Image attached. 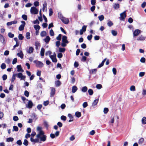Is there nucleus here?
I'll list each match as a JSON object with an SVG mask.
<instances>
[{
    "instance_id": "33",
    "label": "nucleus",
    "mask_w": 146,
    "mask_h": 146,
    "mask_svg": "<svg viewBox=\"0 0 146 146\" xmlns=\"http://www.w3.org/2000/svg\"><path fill=\"white\" fill-rule=\"evenodd\" d=\"M142 122L143 124H146V117H143L142 119Z\"/></svg>"
},
{
    "instance_id": "40",
    "label": "nucleus",
    "mask_w": 146,
    "mask_h": 146,
    "mask_svg": "<svg viewBox=\"0 0 146 146\" xmlns=\"http://www.w3.org/2000/svg\"><path fill=\"white\" fill-rule=\"evenodd\" d=\"M26 38L28 39L30 38V33L29 32H27L26 35Z\"/></svg>"
},
{
    "instance_id": "25",
    "label": "nucleus",
    "mask_w": 146,
    "mask_h": 146,
    "mask_svg": "<svg viewBox=\"0 0 146 146\" xmlns=\"http://www.w3.org/2000/svg\"><path fill=\"white\" fill-rule=\"evenodd\" d=\"M75 115L77 117H80L81 116V113L79 111H76L75 113Z\"/></svg>"
},
{
    "instance_id": "45",
    "label": "nucleus",
    "mask_w": 146,
    "mask_h": 146,
    "mask_svg": "<svg viewBox=\"0 0 146 146\" xmlns=\"http://www.w3.org/2000/svg\"><path fill=\"white\" fill-rule=\"evenodd\" d=\"M1 67L2 69H5L6 67V64L4 63H3L1 65Z\"/></svg>"
},
{
    "instance_id": "58",
    "label": "nucleus",
    "mask_w": 146,
    "mask_h": 146,
    "mask_svg": "<svg viewBox=\"0 0 146 146\" xmlns=\"http://www.w3.org/2000/svg\"><path fill=\"white\" fill-rule=\"evenodd\" d=\"M7 76L6 74H4L2 76V78L3 80H5L7 78Z\"/></svg>"
},
{
    "instance_id": "11",
    "label": "nucleus",
    "mask_w": 146,
    "mask_h": 146,
    "mask_svg": "<svg viewBox=\"0 0 146 146\" xmlns=\"http://www.w3.org/2000/svg\"><path fill=\"white\" fill-rule=\"evenodd\" d=\"M67 37L65 36H63L62 38V42H66L67 44H68L69 43L68 41L67 40Z\"/></svg>"
},
{
    "instance_id": "15",
    "label": "nucleus",
    "mask_w": 146,
    "mask_h": 146,
    "mask_svg": "<svg viewBox=\"0 0 146 146\" xmlns=\"http://www.w3.org/2000/svg\"><path fill=\"white\" fill-rule=\"evenodd\" d=\"M106 58H105L98 66V68H99L101 67L104 66V64L106 60Z\"/></svg>"
},
{
    "instance_id": "24",
    "label": "nucleus",
    "mask_w": 146,
    "mask_h": 146,
    "mask_svg": "<svg viewBox=\"0 0 146 146\" xmlns=\"http://www.w3.org/2000/svg\"><path fill=\"white\" fill-rule=\"evenodd\" d=\"M31 141L33 142L37 143L39 141V140L38 139H34L32 137L31 138Z\"/></svg>"
},
{
    "instance_id": "57",
    "label": "nucleus",
    "mask_w": 146,
    "mask_h": 146,
    "mask_svg": "<svg viewBox=\"0 0 146 146\" xmlns=\"http://www.w3.org/2000/svg\"><path fill=\"white\" fill-rule=\"evenodd\" d=\"M53 14V11L51 8L49 9V15L50 16L52 15Z\"/></svg>"
},
{
    "instance_id": "64",
    "label": "nucleus",
    "mask_w": 146,
    "mask_h": 146,
    "mask_svg": "<svg viewBox=\"0 0 146 146\" xmlns=\"http://www.w3.org/2000/svg\"><path fill=\"white\" fill-rule=\"evenodd\" d=\"M81 48H85L86 47V44L85 43H83L81 45Z\"/></svg>"
},
{
    "instance_id": "30",
    "label": "nucleus",
    "mask_w": 146,
    "mask_h": 146,
    "mask_svg": "<svg viewBox=\"0 0 146 146\" xmlns=\"http://www.w3.org/2000/svg\"><path fill=\"white\" fill-rule=\"evenodd\" d=\"M14 141V139L13 137H10L7 138L6 139V141L8 142H13Z\"/></svg>"
},
{
    "instance_id": "9",
    "label": "nucleus",
    "mask_w": 146,
    "mask_h": 146,
    "mask_svg": "<svg viewBox=\"0 0 146 146\" xmlns=\"http://www.w3.org/2000/svg\"><path fill=\"white\" fill-rule=\"evenodd\" d=\"M140 33V30L139 29L135 30L133 32V36H137Z\"/></svg>"
},
{
    "instance_id": "59",
    "label": "nucleus",
    "mask_w": 146,
    "mask_h": 146,
    "mask_svg": "<svg viewBox=\"0 0 146 146\" xmlns=\"http://www.w3.org/2000/svg\"><path fill=\"white\" fill-rule=\"evenodd\" d=\"M83 107L84 108H86V107H87L88 106V103L87 102H84L82 105Z\"/></svg>"
},
{
    "instance_id": "61",
    "label": "nucleus",
    "mask_w": 146,
    "mask_h": 146,
    "mask_svg": "<svg viewBox=\"0 0 146 146\" xmlns=\"http://www.w3.org/2000/svg\"><path fill=\"white\" fill-rule=\"evenodd\" d=\"M145 59L144 57H142L140 60V62L142 63H144L145 62Z\"/></svg>"
},
{
    "instance_id": "46",
    "label": "nucleus",
    "mask_w": 146,
    "mask_h": 146,
    "mask_svg": "<svg viewBox=\"0 0 146 146\" xmlns=\"http://www.w3.org/2000/svg\"><path fill=\"white\" fill-rule=\"evenodd\" d=\"M18 130V128L17 126H13V129L12 130L13 131H17Z\"/></svg>"
},
{
    "instance_id": "2",
    "label": "nucleus",
    "mask_w": 146,
    "mask_h": 146,
    "mask_svg": "<svg viewBox=\"0 0 146 146\" xmlns=\"http://www.w3.org/2000/svg\"><path fill=\"white\" fill-rule=\"evenodd\" d=\"M30 11L31 13L37 14L38 12V10L35 7H32Z\"/></svg>"
},
{
    "instance_id": "23",
    "label": "nucleus",
    "mask_w": 146,
    "mask_h": 146,
    "mask_svg": "<svg viewBox=\"0 0 146 146\" xmlns=\"http://www.w3.org/2000/svg\"><path fill=\"white\" fill-rule=\"evenodd\" d=\"M50 38L48 36H46V38L44 39V40L46 43H48L50 40Z\"/></svg>"
},
{
    "instance_id": "21",
    "label": "nucleus",
    "mask_w": 146,
    "mask_h": 146,
    "mask_svg": "<svg viewBox=\"0 0 146 146\" xmlns=\"http://www.w3.org/2000/svg\"><path fill=\"white\" fill-rule=\"evenodd\" d=\"M34 50V48L32 47H30L29 48V50L27 52V53L31 54L33 52Z\"/></svg>"
},
{
    "instance_id": "34",
    "label": "nucleus",
    "mask_w": 146,
    "mask_h": 146,
    "mask_svg": "<svg viewBox=\"0 0 146 146\" xmlns=\"http://www.w3.org/2000/svg\"><path fill=\"white\" fill-rule=\"evenodd\" d=\"M88 92L89 93V95L91 96L94 93L93 90L92 89H89L88 90Z\"/></svg>"
},
{
    "instance_id": "42",
    "label": "nucleus",
    "mask_w": 146,
    "mask_h": 146,
    "mask_svg": "<svg viewBox=\"0 0 146 146\" xmlns=\"http://www.w3.org/2000/svg\"><path fill=\"white\" fill-rule=\"evenodd\" d=\"M99 20L100 21H103L104 19V16L103 15H101L99 16L98 17Z\"/></svg>"
},
{
    "instance_id": "43",
    "label": "nucleus",
    "mask_w": 146,
    "mask_h": 146,
    "mask_svg": "<svg viewBox=\"0 0 146 146\" xmlns=\"http://www.w3.org/2000/svg\"><path fill=\"white\" fill-rule=\"evenodd\" d=\"M111 33L112 35L114 36H115L117 35V31L114 30H112L111 31Z\"/></svg>"
},
{
    "instance_id": "4",
    "label": "nucleus",
    "mask_w": 146,
    "mask_h": 146,
    "mask_svg": "<svg viewBox=\"0 0 146 146\" xmlns=\"http://www.w3.org/2000/svg\"><path fill=\"white\" fill-rule=\"evenodd\" d=\"M37 130L39 131L38 134L36 135H37L38 137H39L40 135H43V134H44V132L42 130L41 127H38L37 128Z\"/></svg>"
},
{
    "instance_id": "18",
    "label": "nucleus",
    "mask_w": 146,
    "mask_h": 146,
    "mask_svg": "<svg viewBox=\"0 0 146 146\" xmlns=\"http://www.w3.org/2000/svg\"><path fill=\"white\" fill-rule=\"evenodd\" d=\"M97 71V69H93L90 71V74H95Z\"/></svg>"
},
{
    "instance_id": "22",
    "label": "nucleus",
    "mask_w": 146,
    "mask_h": 146,
    "mask_svg": "<svg viewBox=\"0 0 146 146\" xmlns=\"http://www.w3.org/2000/svg\"><path fill=\"white\" fill-rule=\"evenodd\" d=\"M61 84V82L59 80H57L55 82V84L56 87H58L60 86Z\"/></svg>"
},
{
    "instance_id": "50",
    "label": "nucleus",
    "mask_w": 146,
    "mask_h": 146,
    "mask_svg": "<svg viewBox=\"0 0 146 146\" xmlns=\"http://www.w3.org/2000/svg\"><path fill=\"white\" fill-rule=\"evenodd\" d=\"M130 90L131 91H135V86H131L130 88Z\"/></svg>"
},
{
    "instance_id": "63",
    "label": "nucleus",
    "mask_w": 146,
    "mask_h": 146,
    "mask_svg": "<svg viewBox=\"0 0 146 146\" xmlns=\"http://www.w3.org/2000/svg\"><path fill=\"white\" fill-rule=\"evenodd\" d=\"M13 120L15 121H17L19 120V118L17 116H14L13 118Z\"/></svg>"
},
{
    "instance_id": "39",
    "label": "nucleus",
    "mask_w": 146,
    "mask_h": 146,
    "mask_svg": "<svg viewBox=\"0 0 146 146\" xmlns=\"http://www.w3.org/2000/svg\"><path fill=\"white\" fill-rule=\"evenodd\" d=\"M22 18L25 21H26L27 19V17L26 15L23 14L22 16Z\"/></svg>"
},
{
    "instance_id": "20",
    "label": "nucleus",
    "mask_w": 146,
    "mask_h": 146,
    "mask_svg": "<svg viewBox=\"0 0 146 146\" xmlns=\"http://www.w3.org/2000/svg\"><path fill=\"white\" fill-rule=\"evenodd\" d=\"M78 89L77 87L75 86H74L72 87V92L73 93L75 92Z\"/></svg>"
},
{
    "instance_id": "19",
    "label": "nucleus",
    "mask_w": 146,
    "mask_h": 146,
    "mask_svg": "<svg viewBox=\"0 0 146 146\" xmlns=\"http://www.w3.org/2000/svg\"><path fill=\"white\" fill-rule=\"evenodd\" d=\"M99 101V99L97 98L94 100L92 104V106H96L98 103Z\"/></svg>"
},
{
    "instance_id": "60",
    "label": "nucleus",
    "mask_w": 146,
    "mask_h": 146,
    "mask_svg": "<svg viewBox=\"0 0 146 146\" xmlns=\"http://www.w3.org/2000/svg\"><path fill=\"white\" fill-rule=\"evenodd\" d=\"M34 5L36 7L38 6L39 5V2L38 1H36L34 2Z\"/></svg>"
},
{
    "instance_id": "41",
    "label": "nucleus",
    "mask_w": 146,
    "mask_h": 146,
    "mask_svg": "<svg viewBox=\"0 0 146 146\" xmlns=\"http://www.w3.org/2000/svg\"><path fill=\"white\" fill-rule=\"evenodd\" d=\"M19 39L21 40H23L24 38V36L22 34H19L18 36Z\"/></svg>"
},
{
    "instance_id": "38",
    "label": "nucleus",
    "mask_w": 146,
    "mask_h": 146,
    "mask_svg": "<svg viewBox=\"0 0 146 146\" xmlns=\"http://www.w3.org/2000/svg\"><path fill=\"white\" fill-rule=\"evenodd\" d=\"M23 144L25 146H27L28 145L29 142L26 139H25Z\"/></svg>"
},
{
    "instance_id": "12",
    "label": "nucleus",
    "mask_w": 146,
    "mask_h": 146,
    "mask_svg": "<svg viewBox=\"0 0 146 146\" xmlns=\"http://www.w3.org/2000/svg\"><path fill=\"white\" fill-rule=\"evenodd\" d=\"M33 103L32 102L29 100V101L27 105L26 106V107L29 108H31L33 106Z\"/></svg>"
},
{
    "instance_id": "1",
    "label": "nucleus",
    "mask_w": 146,
    "mask_h": 146,
    "mask_svg": "<svg viewBox=\"0 0 146 146\" xmlns=\"http://www.w3.org/2000/svg\"><path fill=\"white\" fill-rule=\"evenodd\" d=\"M34 62L36 64V67L38 68H41L44 65L43 64L41 61L34 60Z\"/></svg>"
},
{
    "instance_id": "14",
    "label": "nucleus",
    "mask_w": 146,
    "mask_h": 146,
    "mask_svg": "<svg viewBox=\"0 0 146 146\" xmlns=\"http://www.w3.org/2000/svg\"><path fill=\"white\" fill-rule=\"evenodd\" d=\"M17 55L20 57L21 59L23 58L24 54L21 50H20L19 53H18L17 54Z\"/></svg>"
},
{
    "instance_id": "31",
    "label": "nucleus",
    "mask_w": 146,
    "mask_h": 146,
    "mask_svg": "<svg viewBox=\"0 0 146 146\" xmlns=\"http://www.w3.org/2000/svg\"><path fill=\"white\" fill-rule=\"evenodd\" d=\"M46 32L45 31H42L40 33V35L41 37H43L46 35Z\"/></svg>"
},
{
    "instance_id": "28",
    "label": "nucleus",
    "mask_w": 146,
    "mask_h": 146,
    "mask_svg": "<svg viewBox=\"0 0 146 146\" xmlns=\"http://www.w3.org/2000/svg\"><path fill=\"white\" fill-rule=\"evenodd\" d=\"M45 49L43 48H42L40 51V55L42 56H43L44 55Z\"/></svg>"
},
{
    "instance_id": "47",
    "label": "nucleus",
    "mask_w": 146,
    "mask_h": 146,
    "mask_svg": "<svg viewBox=\"0 0 146 146\" xmlns=\"http://www.w3.org/2000/svg\"><path fill=\"white\" fill-rule=\"evenodd\" d=\"M16 143L17 145L20 146L22 144V142L21 141L20 139L17 141Z\"/></svg>"
},
{
    "instance_id": "17",
    "label": "nucleus",
    "mask_w": 146,
    "mask_h": 146,
    "mask_svg": "<svg viewBox=\"0 0 146 146\" xmlns=\"http://www.w3.org/2000/svg\"><path fill=\"white\" fill-rule=\"evenodd\" d=\"M17 71L18 72H23L24 71L22 69L21 66V65H17Z\"/></svg>"
},
{
    "instance_id": "5",
    "label": "nucleus",
    "mask_w": 146,
    "mask_h": 146,
    "mask_svg": "<svg viewBox=\"0 0 146 146\" xmlns=\"http://www.w3.org/2000/svg\"><path fill=\"white\" fill-rule=\"evenodd\" d=\"M36 137L38 138H40L41 141L44 142L46 140L47 136L43 134V135H40L39 137H38L37 135H36Z\"/></svg>"
},
{
    "instance_id": "6",
    "label": "nucleus",
    "mask_w": 146,
    "mask_h": 146,
    "mask_svg": "<svg viewBox=\"0 0 146 146\" xmlns=\"http://www.w3.org/2000/svg\"><path fill=\"white\" fill-rule=\"evenodd\" d=\"M21 23H22V24L21 25L19 28V30L20 31H22L24 30L25 25L26 24V23L24 21H22Z\"/></svg>"
},
{
    "instance_id": "49",
    "label": "nucleus",
    "mask_w": 146,
    "mask_h": 146,
    "mask_svg": "<svg viewBox=\"0 0 146 146\" xmlns=\"http://www.w3.org/2000/svg\"><path fill=\"white\" fill-rule=\"evenodd\" d=\"M61 36L62 35L61 34H60L58 35V36H57L56 38V39L57 40H58L59 41L61 39Z\"/></svg>"
},
{
    "instance_id": "26",
    "label": "nucleus",
    "mask_w": 146,
    "mask_h": 146,
    "mask_svg": "<svg viewBox=\"0 0 146 146\" xmlns=\"http://www.w3.org/2000/svg\"><path fill=\"white\" fill-rule=\"evenodd\" d=\"M16 75H17V74H14L13 75V76H12V77L11 80V82L12 83L15 80V78H16L15 76Z\"/></svg>"
},
{
    "instance_id": "16",
    "label": "nucleus",
    "mask_w": 146,
    "mask_h": 146,
    "mask_svg": "<svg viewBox=\"0 0 146 146\" xmlns=\"http://www.w3.org/2000/svg\"><path fill=\"white\" fill-rule=\"evenodd\" d=\"M119 5L118 3H115L113 5V7L115 9H117L119 8Z\"/></svg>"
},
{
    "instance_id": "29",
    "label": "nucleus",
    "mask_w": 146,
    "mask_h": 146,
    "mask_svg": "<svg viewBox=\"0 0 146 146\" xmlns=\"http://www.w3.org/2000/svg\"><path fill=\"white\" fill-rule=\"evenodd\" d=\"M47 5V3H46V1H45L44 2V3L43 5V7H42V11L43 12L44 11V9L46 8V6Z\"/></svg>"
},
{
    "instance_id": "44",
    "label": "nucleus",
    "mask_w": 146,
    "mask_h": 146,
    "mask_svg": "<svg viewBox=\"0 0 146 146\" xmlns=\"http://www.w3.org/2000/svg\"><path fill=\"white\" fill-rule=\"evenodd\" d=\"M8 36L10 38H12L14 37V35L11 32H9L8 33Z\"/></svg>"
},
{
    "instance_id": "54",
    "label": "nucleus",
    "mask_w": 146,
    "mask_h": 146,
    "mask_svg": "<svg viewBox=\"0 0 146 146\" xmlns=\"http://www.w3.org/2000/svg\"><path fill=\"white\" fill-rule=\"evenodd\" d=\"M109 111V109L108 108H105L104 109V113H107Z\"/></svg>"
},
{
    "instance_id": "32",
    "label": "nucleus",
    "mask_w": 146,
    "mask_h": 146,
    "mask_svg": "<svg viewBox=\"0 0 146 146\" xmlns=\"http://www.w3.org/2000/svg\"><path fill=\"white\" fill-rule=\"evenodd\" d=\"M34 28L36 30H39L40 29V27L38 25H34Z\"/></svg>"
},
{
    "instance_id": "27",
    "label": "nucleus",
    "mask_w": 146,
    "mask_h": 146,
    "mask_svg": "<svg viewBox=\"0 0 146 146\" xmlns=\"http://www.w3.org/2000/svg\"><path fill=\"white\" fill-rule=\"evenodd\" d=\"M144 141V139L143 137L141 138L139 140L138 143L139 144H142Z\"/></svg>"
},
{
    "instance_id": "48",
    "label": "nucleus",
    "mask_w": 146,
    "mask_h": 146,
    "mask_svg": "<svg viewBox=\"0 0 146 146\" xmlns=\"http://www.w3.org/2000/svg\"><path fill=\"white\" fill-rule=\"evenodd\" d=\"M61 119L64 121H65L66 119V117L64 115H62L60 117Z\"/></svg>"
},
{
    "instance_id": "37",
    "label": "nucleus",
    "mask_w": 146,
    "mask_h": 146,
    "mask_svg": "<svg viewBox=\"0 0 146 146\" xmlns=\"http://www.w3.org/2000/svg\"><path fill=\"white\" fill-rule=\"evenodd\" d=\"M5 41V39L3 36L0 34V41L2 42L3 41V42Z\"/></svg>"
},
{
    "instance_id": "36",
    "label": "nucleus",
    "mask_w": 146,
    "mask_h": 146,
    "mask_svg": "<svg viewBox=\"0 0 146 146\" xmlns=\"http://www.w3.org/2000/svg\"><path fill=\"white\" fill-rule=\"evenodd\" d=\"M65 50V49L64 48H59V51L60 52H64Z\"/></svg>"
},
{
    "instance_id": "62",
    "label": "nucleus",
    "mask_w": 146,
    "mask_h": 146,
    "mask_svg": "<svg viewBox=\"0 0 146 146\" xmlns=\"http://www.w3.org/2000/svg\"><path fill=\"white\" fill-rule=\"evenodd\" d=\"M22 75L23 74L21 72H19L17 74V77L19 78H21L22 77Z\"/></svg>"
},
{
    "instance_id": "13",
    "label": "nucleus",
    "mask_w": 146,
    "mask_h": 146,
    "mask_svg": "<svg viewBox=\"0 0 146 146\" xmlns=\"http://www.w3.org/2000/svg\"><path fill=\"white\" fill-rule=\"evenodd\" d=\"M55 93V89L54 88H52L51 89V91L50 93L51 96H53Z\"/></svg>"
},
{
    "instance_id": "3",
    "label": "nucleus",
    "mask_w": 146,
    "mask_h": 146,
    "mask_svg": "<svg viewBox=\"0 0 146 146\" xmlns=\"http://www.w3.org/2000/svg\"><path fill=\"white\" fill-rule=\"evenodd\" d=\"M126 17V11H125L120 14V17H119V19L120 20L124 21Z\"/></svg>"
},
{
    "instance_id": "55",
    "label": "nucleus",
    "mask_w": 146,
    "mask_h": 146,
    "mask_svg": "<svg viewBox=\"0 0 146 146\" xmlns=\"http://www.w3.org/2000/svg\"><path fill=\"white\" fill-rule=\"evenodd\" d=\"M50 34L51 36H53L54 35V33L52 29H51L50 31Z\"/></svg>"
},
{
    "instance_id": "10",
    "label": "nucleus",
    "mask_w": 146,
    "mask_h": 146,
    "mask_svg": "<svg viewBox=\"0 0 146 146\" xmlns=\"http://www.w3.org/2000/svg\"><path fill=\"white\" fill-rule=\"evenodd\" d=\"M145 36L141 35L137 37V40L138 41H142L145 40Z\"/></svg>"
},
{
    "instance_id": "56",
    "label": "nucleus",
    "mask_w": 146,
    "mask_h": 146,
    "mask_svg": "<svg viewBox=\"0 0 146 146\" xmlns=\"http://www.w3.org/2000/svg\"><path fill=\"white\" fill-rule=\"evenodd\" d=\"M145 74V72H141L139 73V76L142 77L144 76Z\"/></svg>"
},
{
    "instance_id": "52",
    "label": "nucleus",
    "mask_w": 146,
    "mask_h": 146,
    "mask_svg": "<svg viewBox=\"0 0 146 146\" xmlns=\"http://www.w3.org/2000/svg\"><path fill=\"white\" fill-rule=\"evenodd\" d=\"M24 95L27 97H28L29 95V92L27 90H25L24 92Z\"/></svg>"
},
{
    "instance_id": "7",
    "label": "nucleus",
    "mask_w": 146,
    "mask_h": 146,
    "mask_svg": "<svg viewBox=\"0 0 146 146\" xmlns=\"http://www.w3.org/2000/svg\"><path fill=\"white\" fill-rule=\"evenodd\" d=\"M50 57L53 62H57V60L56 58V54H55V55H50Z\"/></svg>"
},
{
    "instance_id": "51",
    "label": "nucleus",
    "mask_w": 146,
    "mask_h": 146,
    "mask_svg": "<svg viewBox=\"0 0 146 146\" xmlns=\"http://www.w3.org/2000/svg\"><path fill=\"white\" fill-rule=\"evenodd\" d=\"M102 86L101 84H97L96 86V88L98 89H100L102 88Z\"/></svg>"
},
{
    "instance_id": "53",
    "label": "nucleus",
    "mask_w": 146,
    "mask_h": 146,
    "mask_svg": "<svg viewBox=\"0 0 146 146\" xmlns=\"http://www.w3.org/2000/svg\"><path fill=\"white\" fill-rule=\"evenodd\" d=\"M107 25L108 26L110 27L113 25V23L111 21H109Z\"/></svg>"
},
{
    "instance_id": "35",
    "label": "nucleus",
    "mask_w": 146,
    "mask_h": 146,
    "mask_svg": "<svg viewBox=\"0 0 146 146\" xmlns=\"http://www.w3.org/2000/svg\"><path fill=\"white\" fill-rule=\"evenodd\" d=\"M88 90V88L86 86H84L82 89V91L84 92H86Z\"/></svg>"
},
{
    "instance_id": "8",
    "label": "nucleus",
    "mask_w": 146,
    "mask_h": 146,
    "mask_svg": "<svg viewBox=\"0 0 146 146\" xmlns=\"http://www.w3.org/2000/svg\"><path fill=\"white\" fill-rule=\"evenodd\" d=\"M61 20L62 22L66 24H67L69 22V20L68 18H66L63 17Z\"/></svg>"
}]
</instances>
